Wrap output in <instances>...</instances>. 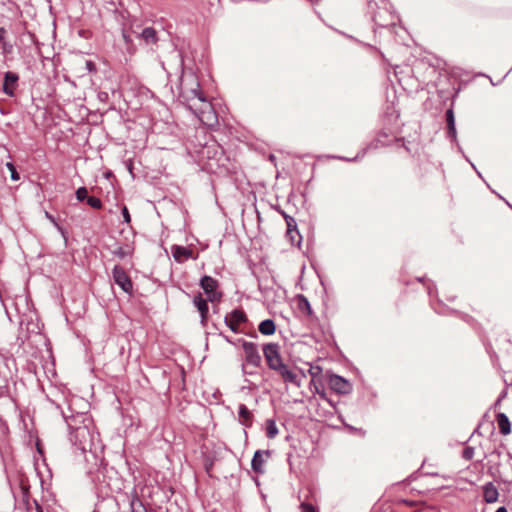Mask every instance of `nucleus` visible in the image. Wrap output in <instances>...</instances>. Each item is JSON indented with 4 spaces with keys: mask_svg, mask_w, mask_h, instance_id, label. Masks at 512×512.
Wrapping results in <instances>:
<instances>
[{
    "mask_svg": "<svg viewBox=\"0 0 512 512\" xmlns=\"http://www.w3.org/2000/svg\"><path fill=\"white\" fill-rule=\"evenodd\" d=\"M85 68L87 69V71L89 73H93V72H96V65L93 61L91 60H85Z\"/></svg>",
    "mask_w": 512,
    "mask_h": 512,
    "instance_id": "nucleus-30",
    "label": "nucleus"
},
{
    "mask_svg": "<svg viewBox=\"0 0 512 512\" xmlns=\"http://www.w3.org/2000/svg\"><path fill=\"white\" fill-rule=\"evenodd\" d=\"M474 456V448L473 447H466L464 448L463 452H462V457L465 459V460H471Z\"/></svg>",
    "mask_w": 512,
    "mask_h": 512,
    "instance_id": "nucleus-27",
    "label": "nucleus"
},
{
    "mask_svg": "<svg viewBox=\"0 0 512 512\" xmlns=\"http://www.w3.org/2000/svg\"><path fill=\"white\" fill-rule=\"evenodd\" d=\"M87 194H88V191L85 187H79L77 190H76V199L78 201H84V200H87Z\"/></svg>",
    "mask_w": 512,
    "mask_h": 512,
    "instance_id": "nucleus-26",
    "label": "nucleus"
},
{
    "mask_svg": "<svg viewBox=\"0 0 512 512\" xmlns=\"http://www.w3.org/2000/svg\"><path fill=\"white\" fill-rule=\"evenodd\" d=\"M6 167H7V169L10 171L11 179H12L13 181H17V180H19V178H20V177H19V174H18V172H17V170H16L15 165H14L12 162H7V163H6Z\"/></svg>",
    "mask_w": 512,
    "mask_h": 512,
    "instance_id": "nucleus-25",
    "label": "nucleus"
},
{
    "mask_svg": "<svg viewBox=\"0 0 512 512\" xmlns=\"http://www.w3.org/2000/svg\"><path fill=\"white\" fill-rule=\"evenodd\" d=\"M284 382L291 383L295 385L296 387H300L301 382L298 377V375L292 371L286 364L282 363L280 366L277 367V369H274Z\"/></svg>",
    "mask_w": 512,
    "mask_h": 512,
    "instance_id": "nucleus-9",
    "label": "nucleus"
},
{
    "mask_svg": "<svg viewBox=\"0 0 512 512\" xmlns=\"http://www.w3.org/2000/svg\"><path fill=\"white\" fill-rule=\"evenodd\" d=\"M2 45V52L4 55H8V54H11L12 51H13V45L7 41H5L4 43H1Z\"/></svg>",
    "mask_w": 512,
    "mask_h": 512,
    "instance_id": "nucleus-29",
    "label": "nucleus"
},
{
    "mask_svg": "<svg viewBox=\"0 0 512 512\" xmlns=\"http://www.w3.org/2000/svg\"><path fill=\"white\" fill-rule=\"evenodd\" d=\"M172 254H173L175 261L182 263V262L186 261L187 259L191 258L193 252L191 249H189L187 247L174 245L172 247Z\"/></svg>",
    "mask_w": 512,
    "mask_h": 512,
    "instance_id": "nucleus-11",
    "label": "nucleus"
},
{
    "mask_svg": "<svg viewBox=\"0 0 512 512\" xmlns=\"http://www.w3.org/2000/svg\"><path fill=\"white\" fill-rule=\"evenodd\" d=\"M317 393L320 394L322 397H324V392H320L318 389H316Z\"/></svg>",
    "mask_w": 512,
    "mask_h": 512,
    "instance_id": "nucleus-37",
    "label": "nucleus"
},
{
    "mask_svg": "<svg viewBox=\"0 0 512 512\" xmlns=\"http://www.w3.org/2000/svg\"><path fill=\"white\" fill-rule=\"evenodd\" d=\"M258 329L263 335H272L275 333L276 326L273 320L266 319L259 324Z\"/></svg>",
    "mask_w": 512,
    "mask_h": 512,
    "instance_id": "nucleus-17",
    "label": "nucleus"
},
{
    "mask_svg": "<svg viewBox=\"0 0 512 512\" xmlns=\"http://www.w3.org/2000/svg\"><path fill=\"white\" fill-rule=\"evenodd\" d=\"M122 38L127 44L131 42L130 36L125 31L122 32Z\"/></svg>",
    "mask_w": 512,
    "mask_h": 512,
    "instance_id": "nucleus-34",
    "label": "nucleus"
},
{
    "mask_svg": "<svg viewBox=\"0 0 512 512\" xmlns=\"http://www.w3.org/2000/svg\"><path fill=\"white\" fill-rule=\"evenodd\" d=\"M122 215H123L124 222L129 224L131 222V216H130V213L126 206H123V208H122Z\"/></svg>",
    "mask_w": 512,
    "mask_h": 512,
    "instance_id": "nucleus-31",
    "label": "nucleus"
},
{
    "mask_svg": "<svg viewBox=\"0 0 512 512\" xmlns=\"http://www.w3.org/2000/svg\"><path fill=\"white\" fill-rule=\"evenodd\" d=\"M284 218H285L286 225H287V234H292L293 232H295L296 235L299 237V232L297 230V224H296L295 219L286 214H284Z\"/></svg>",
    "mask_w": 512,
    "mask_h": 512,
    "instance_id": "nucleus-21",
    "label": "nucleus"
},
{
    "mask_svg": "<svg viewBox=\"0 0 512 512\" xmlns=\"http://www.w3.org/2000/svg\"><path fill=\"white\" fill-rule=\"evenodd\" d=\"M45 216H46V218H47V219H49V220H50L54 225L58 226V225H57V223H56L55 218H54L51 214H49L48 212H45Z\"/></svg>",
    "mask_w": 512,
    "mask_h": 512,
    "instance_id": "nucleus-35",
    "label": "nucleus"
},
{
    "mask_svg": "<svg viewBox=\"0 0 512 512\" xmlns=\"http://www.w3.org/2000/svg\"><path fill=\"white\" fill-rule=\"evenodd\" d=\"M446 121L448 126V135L451 138H456L455 116L452 108L446 111Z\"/></svg>",
    "mask_w": 512,
    "mask_h": 512,
    "instance_id": "nucleus-15",
    "label": "nucleus"
},
{
    "mask_svg": "<svg viewBox=\"0 0 512 512\" xmlns=\"http://www.w3.org/2000/svg\"><path fill=\"white\" fill-rule=\"evenodd\" d=\"M87 204L95 209H100L102 207V202L99 198L90 196L87 198Z\"/></svg>",
    "mask_w": 512,
    "mask_h": 512,
    "instance_id": "nucleus-24",
    "label": "nucleus"
},
{
    "mask_svg": "<svg viewBox=\"0 0 512 512\" xmlns=\"http://www.w3.org/2000/svg\"><path fill=\"white\" fill-rule=\"evenodd\" d=\"M497 423L501 434L507 435L511 431V424L508 417L504 413L497 415Z\"/></svg>",
    "mask_w": 512,
    "mask_h": 512,
    "instance_id": "nucleus-14",
    "label": "nucleus"
},
{
    "mask_svg": "<svg viewBox=\"0 0 512 512\" xmlns=\"http://www.w3.org/2000/svg\"><path fill=\"white\" fill-rule=\"evenodd\" d=\"M498 490L495 485L491 482L487 483L483 487V497L487 503H494L498 499Z\"/></svg>",
    "mask_w": 512,
    "mask_h": 512,
    "instance_id": "nucleus-12",
    "label": "nucleus"
},
{
    "mask_svg": "<svg viewBox=\"0 0 512 512\" xmlns=\"http://www.w3.org/2000/svg\"><path fill=\"white\" fill-rule=\"evenodd\" d=\"M272 451L270 450H257L251 461V468L256 474H263L265 472L264 464L271 457Z\"/></svg>",
    "mask_w": 512,
    "mask_h": 512,
    "instance_id": "nucleus-7",
    "label": "nucleus"
},
{
    "mask_svg": "<svg viewBox=\"0 0 512 512\" xmlns=\"http://www.w3.org/2000/svg\"><path fill=\"white\" fill-rule=\"evenodd\" d=\"M263 354L268 367L271 370L277 369L283 362L280 354V346L277 343H267L263 347Z\"/></svg>",
    "mask_w": 512,
    "mask_h": 512,
    "instance_id": "nucleus-2",
    "label": "nucleus"
},
{
    "mask_svg": "<svg viewBox=\"0 0 512 512\" xmlns=\"http://www.w3.org/2000/svg\"><path fill=\"white\" fill-rule=\"evenodd\" d=\"M200 287L204 290L211 302L219 301L222 294L217 291L218 281L210 276H203L200 280Z\"/></svg>",
    "mask_w": 512,
    "mask_h": 512,
    "instance_id": "nucleus-3",
    "label": "nucleus"
},
{
    "mask_svg": "<svg viewBox=\"0 0 512 512\" xmlns=\"http://www.w3.org/2000/svg\"><path fill=\"white\" fill-rule=\"evenodd\" d=\"M193 303L196 306V308L198 309V311L200 312L202 322H204L207 318V314H208V310H209L207 301L202 297V295L200 293H198L194 297Z\"/></svg>",
    "mask_w": 512,
    "mask_h": 512,
    "instance_id": "nucleus-13",
    "label": "nucleus"
},
{
    "mask_svg": "<svg viewBox=\"0 0 512 512\" xmlns=\"http://www.w3.org/2000/svg\"><path fill=\"white\" fill-rule=\"evenodd\" d=\"M287 236L289 237V239H290L292 244H294V243L300 244V241H301V236L300 235L298 237L296 235V233L293 232L292 234H287Z\"/></svg>",
    "mask_w": 512,
    "mask_h": 512,
    "instance_id": "nucleus-32",
    "label": "nucleus"
},
{
    "mask_svg": "<svg viewBox=\"0 0 512 512\" xmlns=\"http://www.w3.org/2000/svg\"><path fill=\"white\" fill-rule=\"evenodd\" d=\"M37 511L42 512V508L40 506H37Z\"/></svg>",
    "mask_w": 512,
    "mask_h": 512,
    "instance_id": "nucleus-38",
    "label": "nucleus"
},
{
    "mask_svg": "<svg viewBox=\"0 0 512 512\" xmlns=\"http://www.w3.org/2000/svg\"><path fill=\"white\" fill-rule=\"evenodd\" d=\"M300 510L301 512H317L312 504L305 502L300 504Z\"/></svg>",
    "mask_w": 512,
    "mask_h": 512,
    "instance_id": "nucleus-28",
    "label": "nucleus"
},
{
    "mask_svg": "<svg viewBox=\"0 0 512 512\" xmlns=\"http://www.w3.org/2000/svg\"><path fill=\"white\" fill-rule=\"evenodd\" d=\"M266 435L269 439H273L278 435V428L273 419L266 421Z\"/></svg>",
    "mask_w": 512,
    "mask_h": 512,
    "instance_id": "nucleus-20",
    "label": "nucleus"
},
{
    "mask_svg": "<svg viewBox=\"0 0 512 512\" xmlns=\"http://www.w3.org/2000/svg\"><path fill=\"white\" fill-rule=\"evenodd\" d=\"M246 321H247V316L240 309L233 310L229 315H227L225 317L226 325L231 329V331H233L235 333L238 332L239 324L244 323Z\"/></svg>",
    "mask_w": 512,
    "mask_h": 512,
    "instance_id": "nucleus-8",
    "label": "nucleus"
},
{
    "mask_svg": "<svg viewBox=\"0 0 512 512\" xmlns=\"http://www.w3.org/2000/svg\"><path fill=\"white\" fill-rule=\"evenodd\" d=\"M309 374L312 377V383L322 374V368L318 365H312L308 370Z\"/></svg>",
    "mask_w": 512,
    "mask_h": 512,
    "instance_id": "nucleus-23",
    "label": "nucleus"
},
{
    "mask_svg": "<svg viewBox=\"0 0 512 512\" xmlns=\"http://www.w3.org/2000/svg\"><path fill=\"white\" fill-rule=\"evenodd\" d=\"M242 348L245 353V361L247 364L258 367L262 358L259 354L257 345L253 342L243 341Z\"/></svg>",
    "mask_w": 512,
    "mask_h": 512,
    "instance_id": "nucleus-4",
    "label": "nucleus"
},
{
    "mask_svg": "<svg viewBox=\"0 0 512 512\" xmlns=\"http://www.w3.org/2000/svg\"><path fill=\"white\" fill-rule=\"evenodd\" d=\"M192 94L188 99H197L202 103V107L199 109L198 117L201 122L206 125H213L216 121V116L213 111L212 105L206 101L203 93L199 90V84L196 82V88L190 90Z\"/></svg>",
    "mask_w": 512,
    "mask_h": 512,
    "instance_id": "nucleus-1",
    "label": "nucleus"
},
{
    "mask_svg": "<svg viewBox=\"0 0 512 512\" xmlns=\"http://www.w3.org/2000/svg\"><path fill=\"white\" fill-rule=\"evenodd\" d=\"M238 415H239L240 422L242 424H244L245 426L251 425L252 414L244 404L239 405Z\"/></svg>",
    "mask_w": 512,
    "mask_h": 512,
    "instance_id": "nucleus-16",
    "label": "nucleus"
},
{
    "mask_svg": "<svg viewBox=\"0 0 512 512\" xmlns=\"http://www.w3.org/2000/svg\"><path fill=\"white\" fill-rule=\"evenodd\" d=\"M112 274L115 283L119 285L124 292L130 293L132 291V282L121 266L116 265L113 268Z\"/></svg>",
    "mask_w": 512,
    "mask_h": 512,
    "instance_id": "nucleus-6",
    "label": "nucleus"
},
{
    "mask_svg": "<svg viewBox=\"0 0 512 512\" xmlns=\"http://www.w3.org/2000/svg\"><path fill=\"white\" fill-rule=\"evenodd\" d=\"M140 37L147 43V44H154L157 42V32L152 27L145 28L142 33L140 34Z\"/></svg>",
    "mask_w": 512,
    "mask_h": 512,
    "instance_id": "nucleus-18",
    "label": "nucleus"
},
{
    "mask_svg": "<svg viewBox=\"0 0 512 512\" xmlns=\"http://www.w3.org/2000/svg\"><path fill=\"white\" fill-rule=\"evenodd\" d=\"M297 302H298V308L301 311H306L307 314H311L312 313L310 303H309L308 299L305 296L298 295L297 296Z\"/></svg>",
    "mask_w": 512,
    "mask_h": 512,
    "instance_id": "nucleus-22",
    "label": "nucleus"
},
{
    "mask_svg": "<svg viewBox=\"0 0 512 512\" xmlns=\"http://www.w3.org/2000/svg\"><path fill=\"white\" fill-rule=\"evenodd\" d=\"M134 252V248L130 245H125L124 247H117L112 251L113 255L120 259H124L125 257L131 256Z\"/></svg>",
    "mask_w": 512,
    "mask_h": 512,
    "instance_id": "nucleus-19",
    "label": "nucleus"
},
{
    "mask_svg": "<svg viewBox=\"0 0 512 512\" xmlns=\"http://www.w3.org/2000/svg\"><path fill=\"white\" fill-rule=\"evenodd\" d=\"M19 77L16 73L6 72L3 82V92L8 96L14 95L15 85Z\"/></svg>",
    "mask_w": 512,
    "mask_h": 512,
    "instance_id": "nucleus-10",
    "label": "nucleus"
},
{
    "mask_svg": "<svg viewBox=\"0 0 512 512\" xmlns=\"http://www.w3.org/2000/svg\"><path fill=\"white\" fill-rule=\"evenodd\" d=\"M496 512H508V511H507V509H506L504 506H502V507H499V508L496 510Z\"/></svg>",
    "mask_w": 512,
    "mask_h": 512,
    "instance_id": "nucleus-36",
    "label": "nucleus"
},
{
    "mask_svg": "<svg viewBox=\"0 0 512 512\" xmlns=\"http://www.w3.org/2000/svg\"><path fill=\"white\" fill-rule=\"evenodd\" d=\"M6 35V30L3 27H0V43H4Z\"/></svg>",
    "mask_w": 512,
    "mask_h": 512,
    "instance_id": "nucleus-33",
    "label": "nucleus"
},
{
    "mask_svg": "<svg viewBox=\"0 0 512 512\" xmlns=\"http://www.w3.org/2000/svg\"><path fill=\"white\" fill-rule=\"evenodd\" d=\"M328 385L333 391L339 394H348L352 389L348 380L335 374L328 377Z\"/></svg>",
    "mask_w": 512,
    "mask_h": 512,
    "instance_id": "nucleus-5",
    "label": "nucleus"
}]
</instances>
